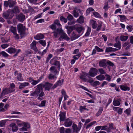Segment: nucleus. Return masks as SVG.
<instances>
[{
  "label": "nucleus",
  "instance_id": "2eb2a0df",
  "mask_svg": "<svg viewBox=\"0 0 133 133\" xmlns=\"http://www.w3.org/2000/svg\"><path fill=\"white\" fill-rule=\"evenodd\" d=\"M50 63L52 65H54L59 68H60V67L59 62L58 61L54 60L53 59L51 60Z\"/></svg>",
  "mask_w": 133,
  "mask_h": 133
},
{
  "label": "nucleus",
  "instance_id": "680f3d73",
  "mask_svg": "<svg viewBox=\"0 0 133 133\" xmlns=\"http://www.w3.org/2000/svg\"><path fill=\"white\" fill-rule=\"evenodd\" d=\"M98 71L101 74H104L106 73L105 71L102 68L99 69H98Z\"/></svg>",
  "mask_w": 133,
  "mask_h": 133
},
{
  "label": "nucleus",
  "instance_id": "6ab92c4d",
  "mask_svg": "<svg viewBox=\"0 0 133 133\" xmlns=\"http://www.w3.org/2000/svg\"><path fill=\"white\" fill-rule=\"evenodd\" d=\"M50 72L55 75H56L57 73V70L56 68L54 66H52L50 69Z\"/></svg>",
  "mask_w": 133,
  "mask_h": 133
},
{
  "label": "nucleus",
  "instance_id": "dca6fc26",
  "mask_svg": "<svg viewBox=\"0 0 133 133\" xmlns=\"http://www.w3.org/2000/svg\"><path fill=\"white\" fill-rule=\"evenodd\" d=\"M119 87L122 90L124 91H129L130 89V88L128 87L125 84L123 85H120Z\"/></svg>",
  "mask_w": 133,
  "mask_h": 133
},
{
  "label": "nucleus",
  "instance_id": "473e14b6",
  "mask_svg": "<svg viewBox=\"0 0 133 133\" xmlns=\"http://www.w3.org/2000/svg\"><path fill=\"white\" fill-rule=\"evenodd\" d=\"M128 36H127L122 35L120 36V40L122 41H126L128 38Z\"/></svg>",
  "mask_w": 133,
  "mask_h": 133
},
{
  "label": "nucleus",
  "instance_id": "c85d7f7f",
  "mask_svg": "<svg viewBox=\"0 0 133 133\" xmlns=\"http://www.w3.org/2000/svg\"><path fill=\"white\" fill-rule=\"evenodd\" d=\"M114 46L117 48L118 50L121 49V45L120 42L119 41H118L114 44Z\"/></svg>",
  "mask_w": 133,
  "mask_h": 133
},
{
  "label": "nucleus",
  "instance_id": "6e6552de",
  "mask_svg": "<svg viewBox=\"0 0 133 133\" xmlns=\"http://www.w3.org/2000/svg\"><path fill=\"white\" fill-rule=\"evenodd\" d=\"M14 90L10 88H5L3 90L1 95V97H3L5 95L12 92Z\"/></svg>",
  "mask_w": 133,
  "mask_h": 133
},
{
  "label": "nucleus",
  "instance_id": "f8f14e48",
  "mask_svg": "<svg viewBox=\"0 0 133 133\" xmlns=\"http://www.w3.org/2000/svg\"><path fill=\"white\" fill-rule=\"evenodd\" d=\"M64 81V79H62L61 80L58 81L52 87V88L54 89L56 88L58 86H61L63 84Z\"/></svg>",
  "mask_w": 133,
  "mask_h": 133
},
{
  "label": "nucleus",
  "instance_id": "09e8293b",
  "mask_svg": "<svg viewBox=\"0 0 133 133\" xmlns=\"http://www.w3.org/2000/svg\"><path fill=\"white\" fill-rule=\"evenodd\" d=\"M11 10H13L14 12V14L15 13H16L19 12V10L17 6H15L13 9Z\"/></svg>",
  "mask_w": 133,
  "mask_h": 133
},
{
  "label": "nucleus",
  "instance_id": "4d7b16f0",
  "mask_svg": "<svg viewBox=\"0 0 133 133\" xmlns=\"http://www.w3.org/2000/svg\"><path fill=\"white\" fill-rule=\"evenodd\" d=\"M49 27L52 30H56V25L53 23L49 26Z\"/></svg>",
  "mask_w": 133,
  "mask_h": 133
},
{
  "label": "nucleus",
  "instance_id": "bf43d9fd",
  "mask_svg": "<svg viewBox=\"0 0 133 133\" xmlns=\"http://www.w3.org/2000/svg\"><path fill=\"white\" fill-rule=\"evenodd\" d=\"M0 54H2L3 56L5 57H8L9 55L5 51H2L0 53Z\"/></svg>",
  "mask_w": 133,
  "mask_h": 133
},
{
  "label": "nucleus",
  "instance_id": "a19ab883",
  "mask_svg": "<svg viewBox=\"0 0 133 133\" xmlns=\"http://www.w3.org/2000/svg\"><path fill=\"white\" fill-rule=\"evenodd\" d=\"M86 106L84 105L83 106H80L79 107V110L81 112H82L83 111V110H88V109L86 108Z\"/></svg>",
  "mask_w": 133,
  "mask_h": 133
},
{
  "label": "nucleus",
  "instance_id": "de8ad7c7",
  "mask_svg": "<svg viewBox=\"0 0 133 133\" xmlns=\"http://www.w3.org/2000/svg\"><path fill=\"white\" fill-rule=\"evenodd\" d=\"M100 84V82L98 81H96L94 82L92 84V85L94 87L97 86Z\"/></svg>",
  "mask_w": 133,
  "mask_h": 133
},
{
  "label": "nucleus",
  "instance_id": "ddd939ff",
  "mask_svg": "<svg viewBox=\"0 0 133 133\" xmlns=\"http://www.w3.org/2000/svg\"><path fill=\"white\" fill-rule=\"evenodd\" d=\"M36 42L35 41H33L30 45L31 48L35 52L38 51V49L36 46Z\"/></svg>",
  "mask_w": 133,
  "mask_h": 133
},
{
  "label": "nucleus",
  "instance_id": "72a5a7b5",
  "mask_svg": "<svg viewBox=\"0 0 133 133\" xmlns=\"http://www.w3.org/2000/svg\"><path fill=\"white\" fill-rule=\"evenodd\" d=\"M55 75L54 74L53 75L52 74H50L49 75L48 78L50 80L56 79L57 77L55 76Z\"/></svg>",
  "mask_w": 133,
  "mask_h": 133
},
{
  "label": "nucleus",
  "instance_id": "7ed1b4c3",
  "mask_svg": "<svg viewBox=\"0 0 133 133\" xmlns=\"http://www.w3.org/2000/svg\"><path fill=\"white\" fill-rule=\"evenodd\" d=\"M18 31L21 38L24 36L25 35V26L22 24H20L17 26Z\"/></svg>",
  "mask_w": 133,
  "mask_h": 133
},
{
  "label": "nucleus",
  "instance_id": "a211bd4d",
  "mask_svg": "<svg viewBox=\"0 0 133 133\" xmlns=\"http://www.w3.org/2000/svg\"><path fill=\"white\" fill-rule=\"evenodd\" d=\"M61 30V29H59V28H57L56 30H55L52 33L53 34L54 37L55 38L57 37L58 34H60V31Z\"/></svg>",
  "mask_w": 133,
  "mask_h": 133
},
{
  "label": "nucleus",
  "instance_id": "052dcab7",
  "mask_svg": "<svg viewBox=\"0 0 133 133\" xmlns=\"http://www.w3.org/2000/svg\"><path fill=\"white\" fill-rule=\"evenodd\" d=\"M127 28L129 32H131L133 29L132 26L131 25H127Z\"/></svg>",
  "mask_w": 133,
  "mask_h": 133
},
{
  "label": "nucleus",
  "instance_id": "a878e982",
  "mask_svg": "<svg viewBox=\"0 0 133 133\" xmlns=\"http://www.w3.org/2000/svg\"><path fill=\"white\" fill-rule=\"evenodd\" d=\"M54 23L55 25H57L58 27V28H59V29H61L62 26L61 24H60L59 20L58 19H56L55 20Z\"/></svg>",
  "mask_w": 133,
  "mask_h": 133
},
{
  "label": "nucleus",
  "instance_id": "f257e3e1",
  "mask_svg": "<svg viewBox=\"0 0 133 133\" xmlns=\"http://www.w3.org/2000/svg\"><path fill=\"white\" fill-rule=\"evenodd\" d=\"M53 84L48 82H46L45 84L40 83L36 86L34 91L31 93L30 96L37 97L38 96V99L41 101L43 99L42 97L44 96L45 94L43 91V88L44 87L45 91H49Z\"/></svg>",
  "mask_w": 133,
  "mask_h": 133
},
{
  "label": "nucleus",
  "instance_id": "f03ea898",
  "mask_svg": "<svg viewBox=\"0 0 133 133\" xmlns=\"http://www.w3.org/2000/svg\"><path fill=\"white\" fill-rule=\"evenodd\" d=\"M90 22L92 26V28L93 29H96V30L97 31H99L101 29L102 25V23L101 22H99L98 25H97L96 21L93 20H91Z\"/></svg>",
  "mask_w": 133,
  "mask_h": 133
},
{
  "label": "nucleus",
  "instance_id": "c756f323",
  "mask_svg": "<svg viewBox=\"0 0 133 133\" xmlns=\"http://www.w3.org/2000/svg\"><path fill=\"white\" fill-rule=\"evenodd\" d=\"M131 45L128 42H126L123 44V47H126V49H129Z\"/></svg>",
  "mask_w": 133,
  "mask_h": 133
},
{
  "label": "nucleus",
  "instance_id": "49530a36",
  "mask_svg": "<svg viewBox=\"0 0 133 133\" xmlns=\"http://www.w3.org/2000/svg\"><path fill=\"white\" fill-rule=\"evenodd\" d=\"M81 53H79L78 54L73 56V57L74 58L75 60H77L81 56Z\"/></svg>",
  "mask_w": 133,
  "mask_h": 133
},
{
  "label": "nucleus",
  "instance_id": "79ce46f5",
  "mask_svg": "<svg viewBox=\"0 0 133 133\" xmlns=\"http://www.w3.org/2000/svg\"><path fill=\"white\" fill-rule=\"evenodd\" d=\"M94 11V9L92 8H88L86 10V15H88L90 12Z\"/></svg>",
  "mask_w": 133,
  "mask_h": 133
},
{
  "label": "nucleus",
  "instance_id": "bb28decb",
  "mask_svg": "<svg viewBox=\"0 0 133 133\" xmlns=\"http://www.w3.org/2000/svg\"><path fill=\"white\" fill-rule=\"evenodd\" d=\"M81 35L76 34L74 32H73L72 34V39L73 40H75L81 36Z\"/></svg>",
  "mask_w": 133,
  "mask_h": 133
},
{
  "label": "nucleus",
  "instance_id": "9d476101",
  "mask_svg": "<svg viewBox=\"0 0 133 133\" xmlns=\"http://www.w3.org/2000/svg\"><path fill=\"white\" fill-rule=\"evenodd\" d=\"M14 75L18 81H22L23 79L22 76V75L21 73L18 72L17 71H16L14 72Z\"/></svg>",
  "mask_w": 133,
  "mask_h": 133
},
{
  "label": "nucleus",
  "instance_id": "864d4df0",
  "mask_svg": "<svg viewBox=\"0 0 133 133\" xmlns=\"http://www.w3.org/2000/svg\"><path fill=\"white\" fill-rule=\"evenodd\" d=\"M13 34L14 37V38L15 39L17 40L19 39L20 38V36L19 35L17 34L16 32L14 34Z\"/></svg>",
  "mask_w": 133,
  "mask_h": 133
},
{
  "label": "nucleus",
  "instance_id": "6e6d98bb",
  "mask_svg": "<svg viewBox=\"0 0 133 133\" xmlns=\"http://www.w3.org/2000/svg\"><path fill=\"white\" fill-rule=\"evenodd\" d=\"M6 123V120H3L0 121V126L1 127H3Z\"/></svg>",
  "mask_w": 133,
  "mask_h": 133
},
{
  "label": "nucleus",
  "instance_id": "5fc2aeb1",
  "mask_svg": "<svg viewBox=\"0 0 133 133\" xmlns=\"http://www.w3.org/2000/svg\"><path fill=\"white\" fill-rule=\"evenodd\" d=\"M124 112L128 116L130 115V108H128L124 111Z\"/></svg>",
  "mask_w": 133,
  "mask_h": 133
},
{
  "label": "nucleus",
  "instance_id": "3c124183",
  "mask_svg": "<svg viewBox=\"0 0 133 133\" xmlns=\"http://www.w3.org/2000/svg\"><path fill=\"white\" fill-rule=\"evenodd\" d=\"M93 14L94 16L96 17L100 18L101 17V15L97 12H93Z\"/></svg>",
  "mask_w": 133,
  "mask_h": 133
},
{
  "label": "nucleus",
  "instance_id": "e433bc0d",
  "mask_svg": "<svg viewBox=\"0 0 133 133\" xmlns=\"http://www.w3.org/2000/svg\"><path fill=\"white\" fill-rule=\"evenodd\" d=\"M113 104L114 106H118L120 104L119 101L116 100H114L113 102Z\"/></svg>",
  "mask_w": 133,
  "mask_h": 133
},
{
  "label": "nucleus",
  "instance_id": "338daca9",
  "mask_svg": "<svg viewBox=\"0 0 133 133\" xmlns=\"http://www.w3.org/2000/svg\"><path fill=\"white\" fill-rule=\"evenodd\" d=\"M106 77V80L110 81L111 79V77L108 75L107 74L105 75Z\"/></svg>",
  "mask_w": 133,
  "mask_h": 133
},
{
  "label": "nucleus",
  "instance_id": "e2e57ef3",
  "mask_svg": "<svg viewBox=\"0 0 133 133\" xmlns=\"http://www.w3.org/2000/svg\"><path fill=\"white\" fill-rule=\"evenodd\" d=\"M42 14L41 13L40 14H39L36 16H35L34 18V19H36L37 18H41L42 17Z\"/></svg>",
  "mask_w": 133,
  "mask_h": 133
},
{
  "label": "nucleus",
  "instance_id": "8fccbe9b",
  "mask_svg": "<svg viewBox=\"0 0 133 133\" xmlns=\"http://www.w3.org/2000/svg\"><path fill=\"white\" fill-rule=\"evenodd\" d=\"M103 110V109L101 108L99 109L98 111L96 114V116H98L100 115L102 113Z\"/></svg>",
  "mask_w": 133,
  "mask_h": 133
},
{
  "label": "nucleus",
  "instance_id": "aec40b11",
  "mask_svg": "<svg viewBox=\"0 0 133 133\" xmlns=\"http://www.w3.org/2000/svg\"><path fill=\"white\" fill-rule=\"evenodd\" d=\"M84 21V17L83 16H81L79 17L78 19L76 22H77L79 23L82 24L83 23Z\"/></svg>",
  "mask_w": 133,
  "mask_h": 133
},
{
  "label": "nucleus",
  "instance_id": "2f4dec72",
  "mask_svg": "<svg viewBox=\"0 0 133 133\" xmlns=\"http://www.w3.org/2000/svg\"><path fill=\"white\" fill-rule=\"evenodd\" d=\"M84 28L83 27L79 26L77 28L76 30L78 33L80 34L84 30Z\"/></svg>",
  "mask_w": 133,
  "mask_h": 133
},
{
  "label": "nucleus",
  "instance_id": "20e7f679",
  "mask_svg": "<svg viewBox=\"0 0 133 133\" xmlns=\"http://www.w3.org/2000/svg\"><path fill=\"white\" fill-rule=\"evenodd\" d=\"M14 15V12L13 10H9L4 12L2 16L5 19H11Z\"/></svg>",
  "mask_w": 133,
  "mask_h": 133
},
{
  "label": "nucleus",
  "instance_id": "b1692460",
  "mask_svg": "<svg viewBox=\"0 0 133 133\" xmlns=\"http://www.w3.org/2000/svg\"><path fill=\"white\" fill-rule=\"evenodd\" d=\"M60 117V121H63L65 118V114L64 113H62L59 115Z\"/></svg>",
  "mask_w": 133,
  "mask_h": 133
},
{
  "label": "nucleus",
  "instance_id": "603ef678",
  "mask_svg": "<svg viewBox=\"0 0 133 133\" xmlns=\"http://www.w3.org/2000/svg\"><path fill=\"white\" fill-rule=\"evenodd\" d=\"M39 43L44 46H45L46 43L45 40H41L39 41Z\"/></svg>",
  "mask_w": 133,
  "mask_h": 133
},
{
  "label": "nucleus",
  "instance_id": "4468645a",
  "mask_svg": "<svg viewBox=\"0 0 133 133\" xmlns=\"http://www.w3.org/2000/svg\"><path fill=\"white\" fill-rule=\"evenodd\" d=\"M72 124V121L71 120L68 118L66 119L65 121L64 125L66 127H69L71 126Z\"/></svg>",
  "mask_w": 133,
  "mask_h": 133
},
{
  "label": "nucleus",
  "instance_id": "0e129e2a",
  "mask_svg": "<svg viewBox=\"0 0 133 133\" xmlns=\"http://www.w3.org/2000/svg\"><path fill=\"white\" fill-rule=\"evenodd\" d=\"M108 8H109L108 6V3L107 2H106L105 3L104 6L103 8L105 10H108Z\"/></svg>",
  "mask_w": 133,
  "mask_h": 133
},
{
  "label": "nucleus",
  "instance_id": "37998d69",
  "mask_svg": "<svg viewBox=\"0 0 133 133\" xmlns=\"http://www.w3.org/2000/svg\"><path fill=\"white\" fill-rule=\"evenodd\" d=\"M46 102V100L42 101H41V104H39L38 106L40 107H44Z\"/></svg>",
  "mask_w": 133,
  "mask_h": 133
},
{
  "label": "nucleus",
  "instance_id": "ea45409f",
  "mask_svg": "<svg viewBox=\"0 0 133 133\" xmlns=\"http://www.w3.org/2000/svg\"><path fill=\"white\" fill-rule=\"evenodd\" d=\"M91 31V28L89 27H88V29H87V32L85 34L84 36H88L90 34Z\"/></svg>",
  "mask_w": 133,
  "mask_h": 133
},
{
  "label": "nucleus",
  "instance_id": "cd10ccee",
  "mask_svg": "<svg viewBox=\"0 0 133 133\" xmlns=\"http://www.w3.org/2000/svg\"><path fill=\"white\" fill-rule=\"evenodd\" d=\"M9 7L10 8L12 7L15 5L16 2L12 0H9Z\"/></svg>",
  "mask_w": 133,
  "mask_h": 133
},
{
  "label": "nucleus",
  "instance_id": "9b49d317",
  "mask_svg": "<svg viewBox=\"0 0 133 133\" xmlns=\"http://www.w3.org/2000/svg\"><path fill=\"white\" fill-rule=\"evenodd\" d=\"M85 75H81L80 77V78L83 81H84L85 82H87L92 83L94 81L93 79L92 78H90L89 79L86 78Z\"/></svg>",
  "mask_w": 133,
  "mask_h": 133
},
{
  "label": "nucleus",
  "instance_id": "1a4fd4ad",
  "mask_svg": "<svg viewBox=\"0 0 133 133\" xmlns=\"http://www.w3.org/2000/svg\"><path fill=\"white\" fill-rule=\"evenodd\" d=\"M60 34H61V35L59 38L60 41H61L62 39H65L67 41L69 40V38L67 34L62 29L60 31Z\"/></svg>",
  "mask_w": 133,
  "mask_h": 133
},
{
  "label": "nucleus",
  "instance_id": "a18cd8bd",
  "mask_svg": "<svg viewBox=\"0 0 133 133\" xmlns=\"http://www.w3.org/2000/svg\"><path fill=\"white\" fill-rule=\"evenodd\" d=\"M60 20L62 22H64V23H66L68 20L66 18L63 16H62L60 17Z\"/></svg>",
  "mask_w": 133,
  "mask_h": 133
},
{
  "label": "nucleus",
  "instance_id": "412c9836",
  "mask_svg": "<svg viewBox=\"0 0 133 133\" xmlns=\"http://www.w3.org/2000/svg\"><path fill=\"white\" fill-rule=\"evenodd\" d=\"M10 127L12 128V130L13 131H16L18 130L17 126L14 123H12L10 124Z\"/></svg>",
  "mask_w": 133,
  "mask_h": 133
},
{
  "label": "nucleus",
  "instance_id": "393cba45",
  "mask_svg": "<svg viewBox=\"0 0 133 133\" xmlns=\"http://www.w3.org/2000/svg\"><path fill=\"white\" fill-rule=\"evenodd\" d=\"M6 51L9 53L11 54L15 52L16 51V49L15 48H11L7 49Z\"/></svg>",
  "mask_w": 133,
  "mask_h": 133
},
{
  "label": "nucleus",
  "instance_id": "0eeeda50",
  "mask_svg": "<svg viewBox=\"0 0 133 133\" xmlns=\"http://www.w3.org/2000/svg\"><path fill=\"white\" fill-rule=\"evenodd\" d=\"M82 123L79 122L78 126L75 124H73L72 126L74 132L77 133L80 130L81 127Z\"/></svg>",
  "mask_w": 133,
  "mask_h": 133
},
{
  "label": "nucleus",
  "instance_id": "c9c22d12",
  "mask_svg": "<svg viewBox=\"0 0 133 133\" xmlns=\"http://www.w3.org/2000/svg\"><path fill=\"white\" fill-rule=\"evenodd\" d=\"M10 30L13 33H15L17 32L16 27L11 26L10 29Z\"/></svg>",
  "mask_w": 133,
  "mask_h": 133
},
{
  "label": "nucleus",
  "instance_id": "5701e85b",
  "mask_svg": "<svg viewBox=\"0 0 133 133\" xmlns=\"http://www.w3.org/2000/svg\"><path fill=\"white\" fill-rule=\"evenodd\" d=\"M106 59L103 60L99 62V65L101 67H105L106 66Z\"/></svg>",
  "mask_w": 133,
  "mask_h": 133
},
{
  "label": "nucleus",
  "instance_id": "4c0bfd02",
  "mask_svg": "<svg viewBox=\"0 0 133 133\" xmlns=\"http://www.w3.org/2000/svg\"><path fill=\"white\" fill-rule=\"evenodd\" d=\"M4 104L3 103H0V112H4L6 111L5 109L3 108Z\"/></svg>",
  "mask_w": 133,
  "mask_h": 133
},
{
  "label": "nucleus",
  "instance_id": "f704fd0d",
  "mask_svg": "<svg viewBox=\"0 0 133 133\" xmlns=\"http://www.w3.org/2000/svg\"><path fill=\"white\" fill-rule=\"evenodd\" d=\"M107 130V131L108 132H111V130L113 129V125L112 123L110 124H109V126L108 127Z\"/></svg>",
  "mask_w": 133,
  "mask_h": 133
},
{
  "label": "nucleus",
  "instance_id": "423d86ee",
  "mask_svg": "<svg viewBox=\"0 0 133 133\" xmlns=\"http://www.w3.org/2000/svg\"><path fill=\"white\" fill-rule=\"evenodd\" d=\"M19 125L20 126H23L22 128H20L19 130L21 131H27V129L30 127V125L28 123L24 122L20 123L19 124Z\"/></svg>",
  "mask_w": 133,
  "mask_h": 133
},
{
  "label": "nucleus",
  "instance_id": "c03bdc74",
  "mask_svg": "<svg viewBox=\"0 0 133 133\" xmlns=\"http://www.w3.org/2000/svg\"><path fill=\"white\" fill-rule=\"evenodd\" d=\"M96 123V122L95 121H93L91 123H90V124H88L86 127V129H87L89 128H90L91 127L92 125L95 124Z\"/></svg>",
  "mask_w": 133,
  "mask_h": 133
},
{
  "label": "nucleus",
  "instance_id": "58836bf2",
  "mask_svg": "<svg viewBox=\"0 0 133 133\" xmlns=\"http://www.w3.org/2000/svg\"><path fill=\"white\" fill-rule=\"evenodd\" d=\"M73 14L74 16L76 18L79 15V14L77 12L76 10L74 9V10L73 11Z\"/></svg>",
  "mask_w": 133,
  "mask_h": 133
},
{
  "label": "nucleus",
  "instance_id": "7c9ffc66",
  "mask_svg": "<svg viewBox=\"0 0 133 133\" xmlns=\"http://www.w3.org/2000/svg\"><path fill=\"white\" fill-rule=\"evenodd\" d=\"M96 78L97 80L101 81L104 79L105 77L103 75H100L97 76Z\"/></svg>",
  "mask_w": 133,
  "mask_h": 133
},
{
  "label": "nucleus",
  "instance_id": "4be33fe9",
  "mask_svg": "<svg viewBox=\"0 0 133 133\" xmlns=\"http://www.w3.org/2000/svg\"><path fill=\"white\" fill-rule=\"evenodd\" d=\"M44 36L43 35L41 34H37L36 36L34 37L35 39L39 40L42 39L44 38Z\"/></svg>",
  "mask_w": 133,
  "mask_h": 133
},
{
  "label": "nucleus",
  "instance_id": "13d9d810",
  "mask_svg": "<svg viewBox=\"0 0 133 133\" xmlns=\"http://www.w3.org/2000/svg\"><path fill=\"white\" fill-rule=\"evenodd\" d=\"M67 18L68 20L69 21H71L74 19V18L72 15L70 14L68 15Z\"/></svg>",
  "mask_w": 133,
  "mask_h": 133
},
{
  "label": "nucleus",
  "instance_id": "f3484780",
  "mask_svg": "<svg viewBox=\"0 0 133 133\" xmlns=\"http://www.w3.org/2000/svg\"><path fill=\"white\" fill-rule=\"evenodd\" d=\"M25 17L23 14H19L17 17V18L20 22H23L25 19Z\"/></svg>",
  "mask_w": 133,
  "mask_h": 133
},
{
  "label": "nucleus",
  "instance_id": "39448f33",
  "mask_svg": "<svg viewBox=\"0 0 133 133\" xmlns=\"http://www.w3.org/2000/svg\"><path fill=\"white\" fill-rule=\"evenodd\" d=\"M98 71V70L97 69L92 68H90L89 72L85 74L84 75L90 79L91 78L90 77V76L92 77H94L97 75V73Z\"/></svg>",
  "mask_w": 133,
  "mask_h": 133
},
{
  "label": "nucleus",
  "instance_id": "774afa93",
  "mask_svg": "<svg viewBox=\"0 0 133 133\" xmlns=\"http://www.w3.org/2000/svg\"><path fill=\"white\" fill-rule=\"evenodd\" d=\"M102 126H98L96 127L95 128V129L96 131H99L100 129H101Z\"/></svg>",
  "mask_w": 133,
  "mask_h": 133
},
{
  "label": "nucleus",
  "instance_id": "69168bd1",
  "mask_svg": "<svg viewBox=\"0 0 133 133\" xmlns=\"http://www.w3.org/2000/svg\"><path fill=\"white\" fill-rule=\"evenodd\" d=\"M95 49L98 52H102L103 50L102 49H101L97 46H95Z\"/></svg>",
  "mask_w": 133,
  "mask_h": 133
}]
</instances>
